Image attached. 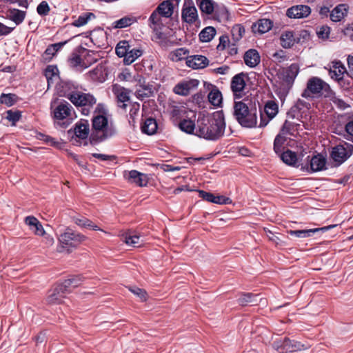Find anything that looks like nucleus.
I'll return each mask as SVG.
<instances>
[{"label":"nucleus","mask_w":353,"mask_h":353,"mask_svg":"<svg viewBox=\"0 0 353 353\" xmlns=\"http://www.w3.org/2000/svg\"><path fill=\"white\" fill-rule=\"evenodd\" d=\"M244 32H245V29L240 24L234 25L231 30V34H232V39L235 41H238L239 40H240Z\"/></svg>","instance_id":"obj_53"},{"label":"nucleus","mask_w":353,"mask_h":353,"mask_svg":"<svg viewBox=\"0 0 353 353\" xmlns=\"http://www.w3.org/2000/svg\"><path fill=\"white\" fill-rule=\"evenodd\" d=\"M39 221L33 216H28L25 219V223L29 226L30 230H33V228Z\"/></svg>","instance_id":"obj_63"},{"label":"nucleus","mask_w":353,"mask_h":353,"mask_svg":"<svg viewBox=\"0 0 353 353\" xmlns=\"http://www.w3.org/2000/svg\"><path fill=\"white\" fill-rule=\"evenodd\" d=\"M90 132V125L87 120H80L75 124L74 133L77 138L85 139Z\"/></svg>","instance_id":"obj_22"},{"label":"nucleus","mask_w":353,"mask_h":353,"mask_svg":"<svg viewBox=\"0 0 353 353\" xmlns=\"http://www.w3.org/2000/svg\"><path fill=\"white\" fill-rule=\"evenodd\" d=\"M65 293L66 291L63 287L61 284H59L49 291L47 296V302L51 305L60 304L63 302Z\"/></svg>","instance_id":"obj_18"},{"label":"nucleus","mask_w":353,"mask_h":353,"mask_svg":"<svg viewBox=\"0 0 353 353\" xmlns=\"http://www.w3.org/2000/svg\"><path fill=\"white\" fill-rule=\"evenodd\" d=\"M348 9L349 7L346 4L337 6L330 12V19L334 22L341 21L347 14Z\"/></svg>","instance_id":"obj_24"},{"label":"nucleus","mask_w":353,"mask_h":353,"mask_svg":"<svg viewBox=\"0 0 353 353\" xmlns=\"http://www.w3.org/2000/svg\"><path fill=\"white\" fill-rule=\"evenodd\" d=\"M325 98H328L337 107H339L341 109L344 110L348 106L343 100L339 99L338 97L336 96L335 92L332 90H330V92Z\"/></svg>","instance_id":"obj_48"},{"label":"nucleus","mask_w":353,"mask_h":353,"mask_svg":"<svg viewBox=\"0 0 353 353\" xmlns=\"http://www.w3.org/2000/svg\"><path fill=\"white\" fill-rule=\"evenodd\" d=\"M131 48V46L129 43V41L123 40L119 41L116 46V54L119 57H123L125 59V56L127 52Z\"/></svg>","instance_id":"obj_42"},{"label":"nucleus","mask_w":353,"mask_h":353,"mask_svg":"<svg viewBox=\"0 0 353 353\" xmlns=\"http://www.w3.org/2000/svg\"><path fill=\"white\" fill-rule=\"evenodd\" d=\"M6 17L8 19L14 22L16 25H19L23 21L26 17V12L16 8H10L6 12Z\"/></svg>","instance_id":"obj_29"},{"label":"nucleus","mask_w":353,"mask_h":353,"mask_svg":"<svg viewBox=\"0 0 353 353\" xmlns=\"http://www.w3.org/2000/svg\"><path fill=\"white\" fill-rule=\"evenodd\" d=\"M136 80L139 83V87L136 90V96L139 99L143 100L148 98L152 94V88L150 85L145 84L144 79L139 74H137Z\"/></svg>","instance_id":"obj_19"},{"label":"nucleus","mask_w":353,"mask_h":353,"mask_svg":"<svg viewBox=\"0 0 353 353\" xmlns=\"http://www.w3.org/2000/svg\"><path fill=\"white\" fill-rule=\"evenodd\" d=\"M182 21L192 25L199 21L197 10L192 0H185L181 10Z\"/></svg>","instance_id":"obj_9"},{"label":"nucleus","mask_w":353,"mask_h":353,"mask_svg":"<svg viewBox=\"0 0 353 353\" xmlns=\"http://www.w3.org/2000/svg\"><path fill=\"white\" fill-rule=\"evenodd\" d=\"M112 91L116 96L118 106L122 109H125L127 107L126 102L130 101V91L118 85L113 86Z\"/></svg>","instance_id":"obj_15"},{"label":"nucleus","mask_w":353,"mask_h":353,"mask_svg":"<svg viewBox=\"0 0 353 353\" xmlns=\"http://www.w3.org/2000/svg\"><path fill=\"white\" fill-rule=\"evenodd\" d=\"M247 76L241 72L236 74L232 79L230 88L233 92L234 99H241L245 95Z\"/></svg>","instance_id":"obj_11"},{"label":"nucleus","mask_w":353,"mask_h":353,"mask_svg":"<svg viewBox=\"0 0 353 353\" xmlns=\"http://www.w3.org/2000/svg\"><path fill=\"white\" fill-rule=\"evenodd\" d=\"M308 36L306 30H303L300 33L294 32L292 31L283 32L281 37V45L284 48H290L296 43H300L301 38H305Z\"/></svg>","instance_id":"obj_10"},{"label":"nucleus","mask_w":353,"mask_h":353,"mask_svg":"<svg viewBox=\"0 0 353 353\" xmlns=\"http://www.w3.org/2000/svg\"><path fill=\"white\" fill-rule=\"evenodd\" d=\"M123 241L128 245L132 247H139L141 245L143 241L139 236L132 235L131 234H125L123 235Z\"/></svg>","instance_id":"obj_40"},{"label":"nucleus","mask_w":353,"mask_h":353,"mask_svg":"<svg viewBox=\"0 0 353 353\" xmlns=\"http://www.w3.org/2000/svg\"><path fill=\"white\" fill-rule=\"evenodd\" d=\"M92 132L91 138L96 141H102L110 137L114 131L108 124V121L105 115H94L92 120Z\"/></svg>","instance_id":"obj_4"},{"label":"nucleus","mask_w":353,"mask_h":353,"mask_svg":"<svg viewBox=\"0 0 353 353\" xmlns=\"http://www.w3.org/2000/svg\"><path fill=\"white\" fill-rule=\"evenodd\" d=\"M137 21V18L133 16H125L113 23L114 28L121 29L127 28L134 24Z\"/></svg>","instance_id":"obj_33"},{"label":"nucleus","mask_w":353,"mask_h":353,"mask_svg":"<svg viewBox=\"0 0 353 353\" xmlns=\"http://www.w3.org/2000/svg\"><path fill=\"white\" fill-rule=\"evenodd\" d=\"M331 90L330 85L325 81L319 77H313L308 79L301 97L307 100H312L320 96L326 97Z\"/></svg>","instance_id":"obj_3"},{"label":"nucleus","mask_w":353,"mask_h":353,"mask_svg":"<svg viewBox=\"0 0 353 353\" xmlns=\"http://www.w3.org/2000/svg\"><path fill=\"white\" fill-rule=\"evenodd\" d=\"M123 176L131 183H135L139 186H145L148 182V178L146 174L133 170L125 171Z\"/></svg>","instance_id":"obj_14"},{"label":"nucleus","mask_w":353,"mask_h":353,"mask_svg":"<svg viewBox=\"0 0 353 353\" xmlns=\"http://www.w3.org/2000/svg\"><path fill=\"white\" fill-rule=\"evenodd\" d=\"M69 63L70 66L73 68H79L81 70L88 68V63H85V60H83L81 56L76 53L72 54L69 59Z\"/></svg>","instance_id":"obj_38"},{"label":"nucleus","mask_w":353,"mask_h":353,"mask_svg":"<svg viewBox=\"0 0 353 353\" xmlns=\"http://www.w3.org/2000/svg\"><path fill=\"white\" fill-rule=\"evenodd\" d=\"M199 84V81L198 80L189 79L188 81H184L176 84L174 87L173 91L176 94L181 96H187L192 90L196 89L198 87Z\"/></svg>","instance_id":"obj_13"},{"label":"nucleus","mask_w":353,"mask_h":353,"mask_svg":"<svg viewBox=\"0 0 353 353\" xmlns=\"http://www.w3.org/2000/svg\"><path fill=\"white\" fill-rule=\"evenodd\" d=\"M286 139L281 132L279 134L274 141V150L276 153H281L282 151L283 145L285 143Z\"/></svg>","instance_id":"obj_52"},{"label":"nucleus","mask_w":353,"mask_h":353,"mask_svg":"<svg viewBox=\"0 0 353 353\" xmlns=\"http://www.w3.org/2000/svg\"><path fill=\"white\" fill-rule=\"evenodd\" d=\"M162 17L159 12L154 10L148 19L149 26L154 31L161 29L163 26Z\"/></svg>","instance_id":"obj_32"},{"label":"nucleus","mask_w":353,"mask_h":353,"mask_svg":"<svg viewBox=\"0 0 353 353\" xmlns=\"http://www.w3.org/2000/svg\"><path fill=\"white\" fill-rule=\"evenodd\" d=\"M154 10L163 17L170 18L174 12V5L170 1H164Z\"/></svg>","instance_id":"obj_27"},{"label":"nucleus","mask_w":353,"mask_h":353,"mask_svg":"<svg viewBox=\"0 0 353 353\" xmlns=\"http://www.w3.org/2000/svg\"><path fill=\"white\" fill-rule=\"evenodd\" d=\"M208 94V102L214 108L221 106V92L216 86L210 85Z\"/></svg>","instance_id":"obj_26"},{"label":"nucleus","mask_w":353,"mask_h":353,"mask_svg":"<svg viewBox=\"0 0 353 353\" xmlns=\"http://www.w3.org/2000/svg\"><path fill=\"white\" fill-rule=\"evenodd\" d=\"M95 18L96 16L92 12H83L72 23V25L75 27H81L86 25L89 21L95 19Z\"/></svg>","instance_id":"obj_31"},{"label":"nucleus","mask_w":353,"mask_h":353,"mask_svg":"<svg viewBox=\"0 0 353 353\" xmlns=\"http://www.w3.org/2000/svg\"><path fill=\"white\" fill-rule=\"evenodd\" d=\"M21 117V114L19 111H12L10 110L6 112V119L12 121L13 125L20 119Z\"/></svg>","instance_id":"obj_55"},{"label":"nucleus","mask_w":353,"mask_h":353,"mask_svg":"<svg viewBox=\"0 0 353 353\" xmlns=\"http://www.w3.org/2000/svg\"><path fill=\"white\" fill-rule=\"evenodd\" d=\"M142 54V51L138 48H130L126 55L125 56V59H123V62L125 65H130L137 58L141 57Z\"/></svg>","instance_id":"obj_39"},{"label":"nucleus","mask_w":353,"mask_h":353,"mask_svg":"<svg viewBox=\"0 0 353 353\" xmlns=\"http://www.w3.org/2000/svg\"><path fill=\"white\" fill-rule=\"evenodd\" d=\"M74 223L81 228H86L93 230H99V227L95 225L92 221L85 217H75L72 218Z\"/></svg>","instance_id":"obj_37"},{"label":"nucleus","mask_w":353,"mask_h":353,"mask_svg":"<svg viewBox=\"0 0 353 353\" xmlns=\"http://www.w3.org/2000/svg\"><path fill=\"white\" fill-rule=\"evenodd\" d=\"M129 290L139 297L141 301L147 300V293L144 290L137 287H130Z\"/></svg>","instance_id":"obj_54"},{"label":"nucleus","mask_w":353,"mask_h":353,"mask_svg":"<svg viewBox=\"0 0 353 353\" xmlns=\"http://www.w3.org/2000/svg\"><path fill=\"white\" fill-rule=\"evenodd\" d=\"M299 72V66L296 63L291 64L284 72L285 79L288 83L294 81Z\"/></svg>","instance_id":"obj_35"},{"label":"nucleus","mask_w":353,"mask_h":353,"mask_svg":"<svg viewBox=\"0 0 353 353\" xmlns=\"http://www.w3.org/2000/svg\"><path fill=\"white\" fill-rule=\"evenodd\" d=\"M73 108L67 101L61 102L53 110V117L57 120H63L72 115Z\"/></svg>","instance_id":"obj_17"},{"label":"nucleus","mask_w":353,"mask_h":353,"mask_svg":"<svg viewBox=\"0 0 353 353\" xmlns=\"http://www.w3.org/2000/svg\"><path fill=\"white\" fill-rule=\"evenodd\" d=\"M248 100L243 99L234 103V115L238 122L245 128H254L257 123V111L255 107L249 106L246 102Z\"/></svg>","instance_id":"obj_2"},{"label":"nucleus","mask_w":353,"mask_h":353,"mask_svg":"<svg viewBox=\"0 0 353 353\" xmlns=\"http://www.w3.org/2000/svg\"><path fill=\"white\" fill-rule=\"evenodd\" d=\"M179 128L182 131L188 134H192L195 129V123L191 119H183L180 122Z\"/></svg>","instance_id":"obj_45"},{"label":"nucleus","mask_w":353,"mask_h":353,"mask_svg":"<svg viewBox=\"0 0 353 353\" xmlns=\"http://www.w3.org/2000/svg\"><path fill=\"white\" fill-rule=\"evenodd\" d=\"M63 96L77 108H81L84 115H88L96 104V98L90 93L83 92L71 82H65L63 85Z\"/></svg>","instance_id":"obj_1"},{"label":"nucleus","mask_w":353,"mask_h":353,"mask_svg":"<svg viewBox=\"0 0 353 353\" xmlns=\"http://www.w3.org/2000/svg\"><path fill=\"white\" fill-rule=\"evenodd\" d=\"M273 23L270 19H261L258 20L252 26V30L254 33L260 34L265 33L271 30Z\"/></svg>","instance_id":"obj_23"},{"label":"nucleus","mask_w":353,"mask_h":353,"mask_svg":"<svg viewBox=\"0 0 353 353\" xmlns=\"http://www.w3.org/2000/svg\"><path fill=\"white\" fill-rule=\"evenodd\" d=\"M311 13V8L307 5H296L288 8L286 15L292 19H302L308 17Z\"/></svg>","instance_id":"obj_16"},{"label":"nucleus","mask_w":353,"mask_h":353,"mask_svg":"<svg viewBox=\"0 0 353 353\" xmlns=\"http://www.w3.org/2000/svg\"><path fill=\"white\" fill-rule=\"evenodd\" d=\"M198 192L199 197L202 198L203 199L207 201H210L217 204L221 203V196H215L212 193L207 192L203 190H199Z\"/></svg>","instance_id":"obj_49"},{"label":"nucleus","mask_w":353,"mask_h":353,"mask_svg":"<svg viewBox=\"0 0 353 353\" xmlns=\"http://www.w3.org/2000/svg\"><path fill=\"white\" fill-rule=\"evenodd\" d=\"M209 63L208 59L202 55H193L186 58V64L193 69H202Z\"/></svg>","instance_id":"obj_20"},{"label":"nucleus","mask_w":353,"mask_h":353,"mask_svg":"<svg viewBox=\"0 0 353 353\" xmlns=\"http://www.w3.org/2000/svg\"><path fill=\"white\" fill-rule=\"evenodd\" d=\"M330 28L327 26H322L317 31V34L319 38L327 39L329 37Z\"/></svg>","instance_id":"obj_62"},{"label":"nucleus","mask_w":353,"mask_h":353,"mask_svg":"<svg viewBox=\"0 0 353 353\" xmlns=\"http://www.w3.org/2000/svg\"><path fill=\"white\" fill-rule=\"evenodd\" d=\"M274 347L280 353L292 352L307 349V346L299 342L292 341L288 338L277 340L274 342Z\"/></svg>","instance_id":"obj_7"},{"label":"nucleus","mask_w":353,"mask_h":353,"mask_svg":"<svg viewBox=\"0 0 353 353\" xmlns=\"http://www.w3.org/2000/svg\"><path fill=\"white\" fill-rule=\"evenodd\" d=\"M37 11L39 15H48L50 12V7L45 1H41L37 8Z\"/></svg>","instance_id":"obj_58"},{"label":"nucleus","mask_w":353,"mask_h":353,"mask_svg":"<svg viewBox=\"0 0 353 353\" xmlns=\"http://www.w3.org/2000/svg\"><path fill=\"white\" fill-rule=\"evenodd\" d=\"M353 154V145L343 141L339 145L332 148L331 157L332 159L341 164L349 159Z\"/></svg>","instance_id":"obj_6"},{"label":"nucleus","mask_w":353,"mask_h":353,"mask_svg":"<svg viewBox=\"0 0 353 353\" xmlns=\"http://www.w3.org/2000/svg\"><path fill=\"white\" fill-rule=\"evenodd\" d=\"M278 113V105L273 101H269L264 106L263 112H260L261 121L259 127L265 126Z\"/></svg>","instance_id":"obj_12"},{"label":"nucleus","mask_w":353,"mask_h":353,"mask_svg":"<svg viewBox=\"0 0 353 353\" xmlns=\"http://www.w3.org/2000/svg\"><path fill=\"white\" fill-rule=\"evenodd\" d=\"M188 50L184 48H179L173 52L172 59L176 61L181 60L186 58Z\"/></svg>","instance_id":"obj_57"},{"label":"nucleus","mask_w":353,"mask_h":353,"mask_svg":"<svg viewBox=\"0 0 353 353\" xmlns=\"http://www.w3.org/2000/svg\"><path fill=\"white\" fill-rule=\"evenodd\" d=\"M335 226H336L335 225H330L328 226L319 228L290 230V231H289V233L291 235L295 236L296 237H298V238H305V237L311 236L312 234H314V233L318 232L319 231H327L328 230H330Z\"/></svg>","instance_id":"obj_21"},{"label":"nucleus","mask_w":353,"mask_h":353,"mask_svg":"<svg viewBox=\"0 0 353 353\" xmlns=\"http://www.w3.org/2000/svg\"><path fill=\"white\" fill-rule=\"evenodd\" d=\"M258 295L252 293H243L240 295L237 301L241 306H246L248 304L257 305L258 304Z\"/></svg>","instance_id":"obj_30"},{"label":"nucleus","mask_w":353,"mask_h":353,"mask_svg":"<svg viewBox=\"0 0 353 353\" xmlns=\"http://www.w3.org/2000/svg\"><path fill=\"white\" fill-rule=\"evenodd\" d=\"M59 70L55 65H48L45 70V76L50 85L54 79L58 78Z\"/></svg>","instance_id":"obj_46"},{"label":"nucleus","mask_w":353,"mask_h":353,"mask_svg":"<svg viewBox=\"0 0 353 353\" xmlns=\"http://www.w3.org/2000/svg\"><path fill=\"white\" fill-rule=\"evenodd\" d=\"M17 101V96L14 94H2L0 97V102L8 106L12 105Z\"/></svg>","instance_id":"obj_51"},{"label":"nucleus","mask_w":353,"mask_h":353,"mask_svg":"<svg viewBox=\"0 0 353 353\" xmlns=\"http://www.w3.org/2000/svg\"><path fill=\"white\" fill-rule=\"evenodd\" d=\"M299 126V124L286 120L281 128V133L284 135H294Z\"/></svg>","instance_id":"obj_41"},{"label":"nucleus","mask_w":353,"mask_h":353,"mask_svg":"<svg viewBox=\"0 0 353 353\" xmlns=\"http://www.w3.org/2000/svg\"><path fill=\"white\" fill-rule=\"evenodd\" d=\"M216 29L212 26H208L203 29L199 34V39L202 42L210 41L216 35Z\"/></svg>","instance_id":"obj_36"},{"label":"nucleus","mask_w":353,"mask_h":353,"mask_svg":"<svg viewBox=\"0 0 353 353\" xmlns=\"http://www.w3.org/2000/svg\"><path fill=\"white\" fill-rule=\"evenodd\" d=\"M243 59L245 63L250 68H254L260 63V56L254 49L248 50L245 53Z\"/></svg>","instance_id":"obj_25"},{"label":"nucleus","mask_w":353,"mask_h":353,"mask_svg":"<svg viewBox=\"0 0 353 353\" xmlns=\"http://www.w3.org/2000/svg\"><path fill=\"white\" fill-rule=\"evenodd\" d=\"M86 239L87 237L85 235L73 231L70 228H67L59 237L60 246L58 248V251L62 252L63 250H65L68 252H70Z\"/></svg>","instance_id":"obj_5"},{"label":"nucleus","mask_w":353,"mask_h":353,"mask_svg":"<svg viewBox=\"0 0 353 353\" xmlns=\"http://www.w3.org/2000/svg\"><path fill=\"white\" fill-rule=\"evenodd\" d=\"M57 51L54 50V47L52 46H50L47 48L46 51L44 52L43 54V58L46 61H50L52 59V57L56 54Z\"/></svg>","instance_id":"obj_60"},{"label":"nucleus","mask_w":353,"mask_h":353,"mask_svg":"<svg viewBox=\"0 0 353 353\" xmlns=\"http://www.w3.org/2000/svg\"><path fill=\"white\" fill-rule=\"evenodd\" d=\"M294 108L299 110L309 109L310 108V103L304 99H299L296 102Z\"/></svg>","instance_id":"obj_61"},{"label":"nucleus","mask_w":353,"mask_h":353,"mask_svg":"<svg viewBox=\"0 0 353 353\" xmlns=\"http://www.w3.org/2000/svg\"><path fill=\"white\" fill-rule=\"evenodd\" d=\"M34 234L39 235V236H45L46 232L43 229V225L40 222L37 223L33 228V230H31Z\"/></svg>","instance_id":"obj_64"},{"label":"nucleus","mask_w":353,"mask_h":353,"mask_svg":"<svg viewBox=\"0 0 353 353\" xmlns=\"http://www.w3.org/2000/svg\"><path fill=\"white\" fill-rule=\"evenodd\" d=\"M157 130V123L154 119L148 118L141 126V130L143 133L151 135L156 132Z\"/></svg>","instance_id":"obj_34"},{"label":"nucleus","mask_w":353,"mask_h":353,"mask_svg":"<svg viewBox=\"0 0 353 353\" xmlns=\"http://www.w3.org/2000/svg\"><path fill=\"white\" fill-rule=\"evenodd\" d=\"M345 68L343 67L339 68L338 70L334 68V70L330 69L329 70V74L331 78L339 81L343 80L342 74H343Z\"/></svg>","instance_id":"obj_56"},{"label":"nucleus","mask_w":353,"mask_h":353,"mask_svg":"<svg viewBox=\"0 0 353 353\" xmlns=\"http://www.w3.org/2000/svg\"><path fill=\"white\" fill-rule=\"evenodd\" d=\"M281 158L285 163L290 165L296 164L297 161L296 154L289 150L283 152L281 155Z\"/></svg>","instance_id":"obj_44"},{"label":"nucleus","mask_w":353,"mask_h":353,"mask_svg":"<svg viewBox=\"0 0 353 353\" xmlns=\"http://www.w3.org/2000/svg\"><path fill=\"white\" fill-rule=\"evenodd\" d=\"M81 277L79 276H74L66 279L61 283V285L63 287L66 292L68 291V288L70 287L76 288L79 286L81 282Z\"/></svg>","instance_id":"obj_47"},{"label":"nucleus","mask_w":353,"mask_h":353,"mask_svg":"<svg viewBox=\"0 0 353 353\" xmlns=\"http://www.w3.org/2000/svg\"><path fill=\"white\" fill-rule=\"evenodd\" d=\"M199 8L203 12L211 14L214 11V2L212 0H201Z\"/></svg>","instance_id":"obj_50"},{"label":"nucleus","mask_w":353,"mask_h":353,"mask_svg":"<svg viewBox=\"0 0 353 353\" xmlns=\"http://www.w3.org/2000/svg\"><path fill=\"white\" fill-rule=\"evenodd\" d=\"M222 51L230 55H234L237 54V48L235 44L230 45L228 37L222 36Z\"/></svg>","instance_id":"obj_43"},{"label":"nucleus","mask_w":353,"mask_h":353,"mask_svg":"<svg viewBox=\"0 0 353 353\" xmlns=\"http://www.w3.org/2000/svg\"><path fill=\"white\" fill-rule=\"evenodd\" d=\"M44 141L48 143L50 145L54 146L57 148H61L62 147L63 143L60 141L56 140L54 138H52L49 136H43Z\"/></svg>","instance_id":"obj_59"},{"label":"nucleus","mask_w":353,"mask_h":353,"mask_svg":"<svg viewBox=\"0 0 353 353\" xmlns=\"http://www.w3.org/2000/svg\"><path fill=\"white\" fill-rule=\"evenodd\" d=\"M215 125V129L207 128L199 130V132H196V134L199 137H204L209 139H219L221 133V111H216L212 114V126Z\"/></svg>","instance_id":"obj_8"},{"label":"nucleus","mask_w":353,"mask_h":353,"mask_svg":"<svg viewBox=\"0 0 353 353\" xmlns=\"http://www.w3.org/2000/svg\"><path fill=\"white\" fill-rule=\"evenodd\" d=\"M326 159L321 154L314 155L310 160V168L312 172H318L325 168Z\"/></svg>","instance_id":"obj_28"}]
</instances>
